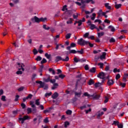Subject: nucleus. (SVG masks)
<instances>
[{"label": "nucleus", "mask_w": 128, "mask_h": 128, "mask_svg": "<svg viewBox=\"0 0 128 128\" xmlns=\"http://www.w3.org/2000/svg\"><path fill=\"white\" fill-rule=\"evenodd\" d=\"M50 77H48L47 79H44V81L45 82H50Z\"/></svg>", "instance_id": "nucleus-46"}, {"label": "nucleus", "mask_w": 128, "mask_h": 128, "mask_svg": "<svg viewBox=\"0 0 128 128\" xmlns=\"http://www.w3.org/2000/svg\"><path fill=\"white\" fill-rule=\"evenodd\" d=\"M71 36H72L71 34H66V39L70 38Z\"/></svg>", "instance_id": "nucleus-50"}, {"label": "nucleus", "mask_w": 128, "mask_h": 128, "mask_svg": "<svg viewBox=\"0 0 128 128\" xmlns=\"http://www.w3.org/2000/svg\"><path fill=\"white\" fill-rule=\"evenodd\" d=\"M108 28H110L111 32H114V30H116V29L112 26H108Z\"/></svg>", "instance_id": "nucleus-24"}, {"label": "nucleus", "mask_w": 128, "mask_h": 128, "mask_svg": "<svg viewBox=\"0 0 128 128\" xmlns=\"http://www.w3.org/2000/svg\"><path fill=\"white\" fill-rule=\"evenodd\" d=\"M80 84V79H78L76 82V88L74 90H70V94H74V91L78 90V86Z\"/></svg>", "instance_id": "nucleus-7"}, {"label": "nucleus", "mask_w": 128, "mask_h": 128, "mask_svg": "<svg viewBox=\"0 0 128 128\" xmlns=\"http://www.w3.org/2000/svg\"><path fill=\"white\" fill-rule=\"evenodd\" d=\"M1 100H2V102H6V96H2Z\"/></svg>", "instance_id": "nucleus-61"}, {"label": "nucleus", "mask_w": 128, "mask_h": 128, "mask_svg": "<svg viewBox=\"0 0 128 128\" xmlns=\"http://www.w3.org/2000/svg\"><path fill=\"white\" fill-rule=\"evenodd\" d=\"M58 96V94L57 92H55L54 94H52V98L53 100H56Z\"/></svg>", "instance_id": "nucleus-15"}, {"label": "nucleus", "mask_w": 128, "mask_h": 128, "mask_svg": "<svg viewBox=\"0 0 128 128\" xmlns=\"http://www.w3.org/2000/svg\"><path fill=\"white\" fill-rule=\"evenodd\" d=\"M90 36V33L89 32H86L84 35V38H90V36Z\"/></svg>", "instance_id": "nucleus-52"}, {"label": "nucleus", "mask_w": 128, "mask_h": 128, "mask_svg": "<svg viewBox=\"0 0 128 128\" xmlns=\"http://www.w3.org/2000/svg\"><path fill=\"white\" fill-rule=\"evenodd\" d=\"M69 50L70 51L68 54H76V52H78V54H80V50H78L76 52V50H70V49Z\"/></svg>", "instance_id": "nucleus-14"}, {"label": "nucleus", "mask_w": 128, "mask_h": 128, "mask_svg": "<svg viewBox=\"0 0 128 128\" xmlns=\"http://www.w3.org/2000/svg\"><path fill=\"white\" fill-rule=\"evenodd\" d=\"M91 97L92 98L93 100H98L100 98V94H98L96 93H94L93 94L91 95Z\"/></svg>", "instance_id": "nucleus-9"}, {"label": "nucleus", "mask_w": 128, "mask_h": 128, "mask_svg": "<svg viewBox=\"0 0 128 128\" xmlns=\"http://www.w3.org/2000/svg\"><path fill=\"white\" fill-rule=\"evenodd\" d=\"M32 22H37L38 24L40 22H46V18H39L36 16H34V18H31Z\"/></svg>", "instance_id": "nucleus-2"}, {"label": "nucleus", "mask_w": 128, "mask_h": 128, "mask_svg": "<svg viewBox=\"0 0 128 128\" xmlns=\"http://www.w3.org/2000/svg\"><path fill=\"white\" fill-rule=\"evenodd\" d=\"M40 99H36L35 100V104H36V106H40Z\"/></svg>", "instance_id": "nucleus-27"}, {"label": "nucleus", "mask_w": 128, "mask_h": 128, "mask_svg": "<svg viewBox=\"0 0 128 128\" xmlns=\"http://www.w3.org/2000/svg\"><path fill=\"white\" fill-rule=\"evenodd\" d=\"M66 114H68L69 116H70L72 114V111L71 110H68L66 111Z\"/></svg>", "instance_id": "nucleus-25"}, {"label": "nucleus", "mask_w": 128, "mask_h": 128, "mask_svg": "<svg viewBox=\"0 0 128 128\" xmlns=\"http://www.w3.org/2000/svg\"><path fill=\"white\" fill-rule=\"evenodd\" d=\"M90 2L94 4V1L92 0H80V8H86V4H90Z\"/></svg>", "instance_id": "nucleus-3"}, {"label": "nucleus", "mask_w": 128, "mask_h": 128, "mask_svg": "<svg viewBox=\"0 0 128 128\" xmlns=\"http://www.w3.org/2000/svg\"><path fill=\"white\" fill-rule=\"evenodd\" d=\"M84 68L86 70H90V67H88V64H86V65L84 66Z\"/></svg>", "instance_id": "nucleus-58"}, {"label": "nucleus", "mask_w": 128, "mask_h": 128, "mask_svg": "<svg viewBox=\"0 0 128 128\" xmlns=\"http://www.w3.org/2000/svg\"><path fill=\"white\" fill-rule=\"evenodd\" d=\"M49 72H52V74H56V71H54V70H52V68H50L48 69Z\"/></svg>", "instance_id": "nucleus-28"}, {"label": "nucleus", "mask_w": 128, "mask_h": 128, "mask_svg": "<svg viewBox=\"0 0 128 128\" xmlns=\"http://www.w3.org/2000/svg\"><path fill=\"white\" fill-rule=\"evenodd\" d=\"M104 6L108 10H111L112 7L110 6V3H106Z\"/></svg>", "instance_id": "nucleus-20"}, {"label": "nucleus", "mask_w": 128, "mask_h": 128, "mask_svg": "<svg viewBox=\"0 0 128 128\" xmlns=\"http://www.w3.org/2000/svg\"><path fill=\"white\" fill-rule=\"evenodd\" d=\"M52 94V92H50V93H46L44 95V96L46 98H48V96H50Z\"/></svg>", "instance_id": "nucleus-41"}, {"label": "nucleus", "mask_w": 128, "mask_h": 128, "mask_svg": "<svg viewBox=\"0 0 128 128\" xmlns=\"http://www.w3.org/2000/svg\"><path fill=\"white\" fill-rule=\"evenodd\" d=\"M16 74H22V72L18 70L16 72Z\"/></svg>", "instance_id": "nucleus-60"}, {"label": "nucleus", "mask_w": 128, "mask_h": 128, "mask_svg": "<svg viewBox=\"0 0 128 128\" xmlns=\"http://www.w3.org/2000/svg\"><path fill=\"white\" fill-rule=\"evenodd\" d=\"M67 6L66 5H64L62 8V12H64L65 10H68V8H66Z\"/></svg>", "instance_id": "nucleus-47"}, {"label": "nucleus", "mask_w": 128, "mask_h": 128, "mask_svg": "<svg viewBox=\"0 0 128 128\" xmlns=\"http://www.w3.org/2000/svg\"><path fill=\"white\" fill-rule=\"evenodd\" d=\"M102 114H104V112H97L96 116L98 118H100V116H102Z\"/></svg>", "instance_id": "nucleus-23"}, {"label": "nucleus", "mask_w": 128, "mask_h": 128, "mask_svg": "<svg viewBox=\"0 0 128 128\" xmlns=\"http://www.w3.org/2000/svg\"><path fill=\"white\" fill-rule=\"evenodd\" d=\"M74 98H73V102H76L78 98H80V92H74Z\"/></svg>", "instance_id": "nucleus-8"}, {"label": "nucleus", "mask_w": 128, "mask_h": 128, "mask_svg": "<svg viewBox=\"0 0 128 128\" xmlns=\"http://www.w3.org/2000/svg\"><path fill=\"white\" fill-rule=\"evenodd\" d=\"M58 76L60 78H62V80H64V78H66V76L64 75V74H60Z\"/></svg>", "instance_id": "nucleus-38"}, {"label": "nucleus", "mask_w": 128, "mask_h": 128, "mask_svg": "<svg viewBox=\"0 0 128 128\" xmlns=\"http://www.w3.org/2000/svg\"><path fill=\"white\" fill-rule=\"evenodd\" d=\"M128 78V74L124 73L123 77V81L125 82H126V78Z\"/></svg>", "instance_id": "nucleus-18"}, {"label": "nucleus", "mask_w": 128, "mask_h": 128, "mask_svg": "<svg viewBox=\"0 0 128 128\" xmlns=\"http://www.w3.org/2000/svg\"><path fill=\"white\" fill-rule=\"evenodd\" d=\"M43 28H44V30H50V27H48V26L46 27V24H44Z\"/></svg>", "instance_id": "nucleus-37"}, {"label": "nucleus", "mask_w": 128, "mask_h": 128, "mask_svg": "<svg viewBox=\"0 0 128 128\" xmlns=\"http://www.w3.org/2000/svg\"><path fill=\"white\" fill-rule=\"evenodd\" d=\"M47 60H46V58H44L40 62V64H46V62Z\"/></svg>", "instance_id": "nucleus-43"}, {"label": "nucleus", "mask_w": 128, "mask_h": 128, "mask_svg": "<svg viewBox=\"0 0 128 128\" xmlns=\"http://www.w3.org/2000/svg\"><path fill=\"white\" fill-rule=\"evenodd\" d=\"M76 46V44L75 43L72 42L70 44V46H68L66 48V50H70L71 48H75Z\"/></svg>", "instance_id": "nucleus-12"}, {"label": "nucleus", "mask_w": 128, "mask_h": 128, "mask_svg": "<svg viewBox=\"0 0 128 128\" xmlns=\"http://www.w3.org/2000/svg\"><path fill=\"white\" fill-rule=\"evenodd\" d=\"M30 120V117L28 116H25L23 118H19V120H21V123L22 124L24 122V120Z\"/></svg>", "instance_id": "nucleus-10"}, {"label": "nucleus", "mask_w": 128, "mask_h": 128, "mask_svg": "<svg viewBox=\"0 0 128 128\" xmlns=\"http://www.w3.org/2000/svg\"><path fill=\"white\" fill-rule=\"evenodd\" d=\"M36 74H33L32 75V81L34 80V78H36Z\"/></svg>", "instance_id": "nucleus-51"}, {"label": "nucleus", "mask_w": 128, "mask_h": 128, "mask_svg": "<svg viewBox=\"0 0 128 128\" xmlns=\"http://www.w3.org/2000/svg\"><path fill=\"white\" fill-rule=\"evenodd\" d=\"M110 42H116V40L114 38H111L110 40Z\"/></svg>", "instance_id": "nucleus-49"}, {"label": "nucleus", "mask_w": 128, "mask_h": 128, "mask_svg": "<svg viewBox=\"0 0 128 128\" xmlns=\"http://www.w3.org/2000/svg\"><path fill=\"white\" fill-rule=\"evenodd\" d=\"M20 98L19 95H16V98L14 99V102H18V98Z\"/></svg>", "instance_id": "nucleus-56"}, {"label": "nucleus", "mask_w": 128, "mask_h": 128, "mask_svg": "<svg viewBox=\"0 0 128 128\" xmlns=\"http://www.w3.org/2000/svg\"><path fill=\"white\" fill-rule=\"evenodd\" d=\"M94 84V80H90L88 82V84L89 86H92V84Z\"/></svg>", "instance_id": "nucleus-26"}, {"label": "nucleus", "mask_w": 128, "mask_h": 128, "mask_svg": "<svg viewBox=\"0 0 128 128\" xmlns=\"http://www.w3.org/2000/svg\"><path fill=\"white\" fill-rule=\"evenodd\" d=\"M88 26H90V30H94V28H96V25L94 24H89Z\"/></svg>", "instance_id": "nucleus-21"}, {"label": "nucleus", "mask_w": 128, "mask_h": 128, "mask_svg": "<svg viewBox=\"0 0 128 128\" xmlns=\"http://www.w3.org/2000/svg\"><path fill=\"white\" fill-rule=\"evenodd\" d=\"M36 84H39L40 86L38 88H43L44 90H48V84H46L44 82H42V81H36Z\"/></svg>", "instance_id": "nucleus-1"}, {"label": "nucleus", "mask_w": 128, "mask_h": 128, "mask_svg": "<svg viewBox=\"0 0 128 128\" xmlns=\"http://www.w3.org/2000/svg\"><path fill=\"white\" fill-rule=\"evenodd\" d=\"M102 86V83L100 82H98L94 84L95 88H98L99 86Z\"/></svg>", "instance_id": "nucleus-30"}, {"label": "nucleus", "mask_w": 128, "mask_h": 128, "mask_svg": "<svg viewBox=\"0 0 128 128\" xmlns=\"http://www.w3.org/2000/svg\"><path fill=\"white\" fill-rule=\"evenodd\" d=\"M97 76L98 78H100L101 80H106V78L108 80V76L106 77V74L104 72H100L99 74H98Z\"/></svg>", "instance_id": "nucleus-6"}, {"label": "nucleus", "mask_w": 128, "mask_h": 128, "mask_svg": "<svg viewBox=\"0 0 128 128\" xmlns=\"http://www.w3.org/2000/svg\"><path fill=\"white\" fill-rule=\"evenodd\" d=\"M32 112H33V114H36V108H32Z\"/></svg>", "instance_id": "nucleus-62"}, {"label": "nucleus", "mask_w": 128, "mask_h": 128, "mask_svg": "<svg viewBox=\"0 0 128 128\" xmlns=\"http://www.w3.org/2000/svg\"><path fill=\"white\" fill-rule=\"evenodd\" d=\"M32 108H27V112H28V114H32Z\"/></svg>", "instance_id": "nucleus-33"}, {"label": "nucleus", "mask_w": 128, "mask_h": 128, "mask_svg": "<svg viewBox=\"0 0 128 128\" xmlns=\"http://www.w3.org/2000/svg\"><path fill=\"white\" fill-rule=\"evenodd\" d=\"M115 8H116V10H118V8H122V4H118L115 5Z\"/></svg>", "instance_id": "nucleus-35"}, {"label": "nucleus", "mask_w": 128, "mask_h": 128, "mask_svg": "<svg viewBox=\"0 0 128 128\" xmlns=\"http://www.w3.org/2000/svg\"><path fill=\"white\" fill-rule=\"evenodd\" d=\"M104 32H98V38H102V36H104Z\"/></svg>", "instance_id": "nucleus-22"}, {"label": "nucleus", "mask_w": 128, "mask_h": 128, "mask_svg": "<svg viewBox=\"0 0 128 128\" xmlns=\"http://www.w3.org/2000/svg\"><path fill=\"white\" fill-rule=\"evenodd\" d=\"M84 112L86 114H88V112H92V108H90L88 110H84Z\"/></svg>", "instance_id": "nucleus-45"}, {"label": "nucleus", "mask_w": 128, "mask_h": 128, "mask_svg": "<svg viewBox=\"0 0 128 128\" xmlns=\"http://www.w3.org/2000/svg\"><path fill=\"white\" fill-rule=\"evenodd\" d=\"M86 78L84 77L81 78V84L82 86H84V84H86Z\"/></svg>", "instance_id": "nucleus-13"}, {"label": "nucleus", "mask_w": 128, "mask_h": 128, "mask_svg": "<svg viewBox=\"0 0 128 128\" xmlns=\"http://www.w3.org/2000/svg\"><path fill=\"white\" fill-rule=\"evenodd\" d=\"M88 96V98H90L92 96V95L88 94V92H84L82 96Z\"/></svg>", "instance_id": "nucleus-34"}, {"label": "nucleus", "mask_w": 128, "mask_h": 128, "mask_svg": "<svg viewBox=\"0 0 128 128\" xmlns=\"http://www.w3.org/2000/svg\"><path fill=\"white\" fill-rule=\"evenodd\" d=\"M66 24H72V19L70 18V20L66 22Z\"/></svg>", "instance_id": "nucleus-42"}, {"label": "nucleus", "mask_w": 128, "mask_h": 128, "mask_svg": "<svg viewBox=\"0 0 128 128\" xmlns=\"http://www.w3.org/2000/svg\"><path fill=\"white\" fill-rule=\"evenodd\" d=\"M45 56L46 58H48V59L50 58V55H49L48 54V53L45 54Z\"/></svg>", "instance_id": "nucleus-53"}, {"label": "nucleus", "mask_w": 128, "mask_h": 128, "mask_svg": "<svg viewBox=\"0 0 128 128\" xmlns=\"http://www.w3.org/2000/svg\"><path fill=\"white\" fill-rule=\"evenodd\" d=\"M32 96H33V95H32V94H29L28 95V96H27L26 97V99L28 100V98H30V99H32Z\"/></svg>", "instance_id": "nucleus-39"}, {"label": "nucleus", "mask_w": 128, "mask_h": 128, "mask_svg": "<svg viewBox=\"0 0 128 128\" xmlns=\"http://www.w3.org/2000/svg\"><path fill=\"white\" fill-rule=\"evenodd\" d=\"M114 84V82L112 80H108V86H112Z\"/></svg>", "instance_id": "nucleus-16"}, {"label": "nucleus", "mask_w": 128, "mask_h": 128, "mask_svg": "<svg viewBox=\"0 0 128 128\" xmlns=\"http://www.w3.org/2000/svg\"><path fill=\"white\" fill-rule=\"evenodd\" d=\"M108 102V98L106 96L105 97V100H104V104H106Z\"/></svg>", "instance_id": "nucleus-59"}, {"label": "nucleus", "mask_w": 128, "mask_h": 128, "mask_svg": "<svg viewBox=\"0 0 128 128\" xmlns=\"http://www.w3.org/2000/svg\"><path fill=\"white\" fill-rule=\"evenodd\" d=\"M82 8V12H84L85 14H90V12L89 11H86L84 10V8Z\"/></svg>", "instance_id": "nucleus-29"}, {"label": "nucleus", "mask_w": 128, "mask_h": 128, "mask_svg": "<svg viewBox=\"0 0 128 128\" xmlns=\"http://www.w3.org/2000/svg\"><path fill=\"white\" fill-rule=\"evenodd\" d=\"M106 52H104L102 54V55L100 56V58L102 60L106 58Z\"/></svg>", "instance_id": "nucleus-17"}, {"label": "nucleus", "mask_w": 128, "mask_h": 128, "mask_svg": "<svg viewBox=\"0 0 128 128\" xmlns=\"http://www.w3.org/2000/svg\"><path fill=\"white\" fill-rule=\"evenodd\" d=\"M90 72H93L94 73L96 72V68L93 67L90 70Z\"/></svg>", "instance_id": "nucleus-31"}, {"label": "nucleus", "mask_w": 128, "mask_h": 128, "mask_svg": "<svg viewBox=\"0 0 128 128\" xmlns=\"http://www.w3.org/2000/svg\"><path fill=\"white\" fill-rule=\"evenodd\" d=\"M24 88L23 86H21L18 89V92H22V90H24Z\"/></svg>", "instance_id": "nucleus-55"}, {"label": "nucleus", "mask_w": 128, "mask_h": 128, "mask_svg": "<svg viewBox=\"0 0 128 128\" xmlns=\"http://www.w3.org/2000/svg\"><path fill=\"white\" fill-rule=\"evenodd\" d=\"M76 24H78V26H80V20H79L78 22L76 21V22L74 23V24L76 25Z\"/></svg>", "instance_id": "nucleus-48"}, {"label": "nucleus", "mask_w": 128, "mask_h": 128, "mask_svg": "<svg viewBox=\"0 0 128 128\" xmlns=\"http://www.w3.org/2000/svg\"><path fill=\"white\" fill-rule=\"evenodd\" d=\"M42 58L40 56H38L37 58H36V60H37V62H40L42 60Z\"/></svg>", "instance_id": "nucleus-36"}, {"label": "nucleus", "mask_w": 128, "mask_h": 128, "mask_svg": "<svg viewBox=\"0 0 128 128\" xmlns=\"http://www.w3.org/2000/svg\"><path fill=\"white\" fill-rule=\"evenodd\" d=\"M48 118H46L45 119H44V124H48Z\"/></svg>", "instance_id": "nucleus-54"}, {"label": "nucleus", "mask_w": 128, "mask_h": 128, "mask_svg": "<svg viewBox=\"0 0 128 128\" xmlns=\"http://www.w3.org/2000/svg\"><path fill=\"white\" fill-rule=\"evenodd\" d=\"M68 126H70V122L66 121L64 122V128H68Z\"/></svg>", "instance_id": "nucleus-44"}, {"label": "nucleus", "mask_w": 128, "mask_h": 128, "mask_svg": "<svg viewBox=\"0 0 128 128\" xmlns=\"http://www.w3.org/2000/svg\"><path fill=\"white\" fill-rule=\"evenodd\" d=\"M58 83H54L53 84V86L52 87V90H56V88H58Z\"/></svg>", "instance_id": "nucleus-19"}, {"label": "nucleus", "mask_w": 128, "mask_h": 128, "mask_svg": "<svg viewBox=\"0 0 128 128\" xmlns=\"http://www.w3.org/2000/svg\"><path fill=\"white\" fill-rule=\"evenodd\" d=\"M96 14L95 13H93V14H92V17L91 18V20H94V19L96 18Z\"/></svg>", "instance_id": "nucleus-40"}, {"label": "nucleus", "mask_w": 128, "mask_h": 128, "mask_svg": "<svg viewBox=\"0 0 128 128\" xmlns=\"http://www.w3.org/2000/svg\"><path fill=\"white\" fill-rule=\"evenodd\" d=\"M18 70H22V72H24V64H23L18 63Z\"/></svg>", "instance_id": "nucleus-11"}, {"label": "nucleus", "mask_w": 128, "mask_h": 128, "mask_svg": "<svg viewBox=\"0 0 128 128\" xmlns=\"http://www.w3.org/2000/svg\"><path fill=\"white\" fill-rule=\"evenodd\" d=\"M74 62H76V63L80 62V60L78 59V58L76 57H75L74 58Z\"/></svg>", "instance_id": "nucleus-32"}, {"label": "nucleus", "mask_w": 128, "mask_h": 128, "mask_svg": "<svg viewBox=\"0 0 128 128\" xmlns=\"http://www.w3.org/2000/svg\"><path fill=\"white\" fill-rule=\"evenodd\" d=\"M88 44H89L90 46V48H92L94 46V44H92L90 42L88 41H86L82 38H80V46H86Z\"/></svg>", "instance_id": "nucleus-5"}, {"label": "nucleus", "mask_w": 128, "mask_h": 128, "mask_svg": "<svg viewBox=\"0 0 128 128\" xmlns=\"http://www.w3.org/2000/svg\"><path fill=\"white\" fill-rule=\"evenodd\" d=\"M33 52L34 55L36 54H38V50H36V48H34L33 50Z\"/></svg>", "instance_id": "nucleus-63"}, {"label": "nucleus", "mask_w": 128, "mask_h": 128, "mask_svg": "<svg viewBox=\"0 0 128 128\" xmlns=\"http://www.w3.org/2000/svg\"><path fill=\"white\" fill-rule=\"evenodd\" d=\"M60 60H62V62H68V60H70V58H68V56H66V58L64 59L60 56H56V57L55 62H58Z\"/></svg>", "instance_id": "nucleus-4"}, {"label": "nucleus", "mask_w": 128, "mask_h": 128, "mask_svg": "<svg viewBox=\"0 0 128 128\" xmlns=\"http://www.w3.org/2000/svg\"><path fill=\"white\" fill-rule=\"evenodd\" d=\"M118 128H123L124 125L122 124L117 125Z\"/></svg>", "instance_id": "nucleus-64"}, {"label": "nucleus", "mask_w": 128, "mask_h": 128, "mask_svg": "<svg viewBox=\"0 0 128 128\" xmlns=\"http://www.w3.org/2000/svg\"><path fill=\"white\" fill-rule=\"evenodd\" d=\"M98 66H100V68H104V63H98Z\"/></svg>", "instance_id": "nucleus-57"}]
</instances>
